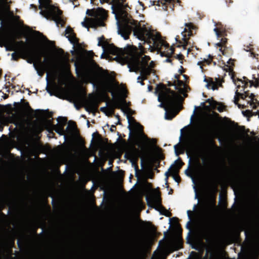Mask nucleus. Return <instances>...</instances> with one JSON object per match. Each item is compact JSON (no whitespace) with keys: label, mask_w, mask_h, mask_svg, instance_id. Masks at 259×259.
<instances>
[{"label":"nucleus","mask_w":259,"mask_h":259,"mask_svg":"<svg viewBox=\"0 0 259 259\" xmlns=\"http://www.w3.org/2000/svg\"><path fill=\"white\" fill-rule=\"evenodd\" d=\"M21 49H26L25 47H22L19 49V53L14 52L12 54V59L14 61H18L20 58L24 59V55H22L20 52Z\"/></svg>","instance_id":"bb28decb"},{"label":"nucleus","mask_w":259,"mask_h":259,"mask_svg":"<svg viewBox=\"0 0 259 259\" xmlns=\"http://www.w3.org/2000/svg\"><path fill=\"white\" fill-rule=\"evenodd\" d=\"M58 52H59V53H60L62 55L64 54V52L63 50L62 49H61V48L58 49Z\"/></svg>","instance_id":"864d4df0"},{"label":"nucleus","mask_w":259,"mask_h":259,"mask_svg":"<svg viewBox=\"0 0 259 259\" xmlns=\"http://www.w3.org/2000/svg\"><path fill=\"white\" fill-rule=\"evenodd\" d=\"M99 105V102L96 99L90 100L87 102L86 111L89 112H94L97 111Z\"/></svg>","instance_id":"aec40b11"},{"label":"nucleus","mask_w":259,"mask_h":259,"mask_svg":"<svg viewBox=\"0 0 259 259\" xmlns=\"http://www.w3.org/2000/svg\"><path fill=\"white\" fill-rule=\"evenodd\" d=\"M116 125H112L110 129V131L112 132H115V131L116 130Z\"/></svg>","instance_id":"09e8293b"},{"label":"nucleus","mask_w":259,"mask_h":259,"mask_svg":"<svg viewBox=\"0 0 259 259\" xmlns=\"http://www.w3.org/2000/svg\"><path fill=\"white\" fill-rule=\"evenodd\" d=\"M146 201L149 206L151 205H154V207L156 209H157L156 207H162L164 208V207L162 205V199L160 196V192L159 191L158 194L154 195L151 198L149 197H146Z\"/></svg>","instance_id":"f3484780"},{"label":"nucleus","mask_w":259,"mask_h":259,"mask_svg":"<svg viewBox=\"0 0 259 259\" xmlns=\"http://www.w3.org/2000/svg\"><path fill=\"white\" fill-rule=\"evenodd\" d=\"M57 120L58 121V124L64 127L67 123V118L65 117H59L58 118Z\"/></svg>","instance_id":"2f4dec72"},{"label":"nucleus","mask_w":259,"mask_h":259,"mask_svg":"<svg viewBox=\"0 0 259 259\" xmlns=\"http://www.w3.org/2000/svg\"><path fill=\"white\" fill-rule=\"evenodd\" d=\"M173 189H170L168 192V194L170 195V194H172V193H173Z\"/></svg>","instance_id":"69168bd1"},{"label":"nucleus","mask_w":259,"mask_h":259,"mask_svg":"<svg viewBox=\"0 0 259 259\" xmlns=\"http://www.w3.org/2000/svg\"><path fill=\"white\" fill-rule=\"evenodd\" d=\"M227 42V38H226L225 37H222L221 39V41L216 44L217 46L221 48L220 49V50L221 52H222V54L223 55H225V53H224V50H222V48L226 47V45Z\"/></svg>","instance_id":"c85d7f7f"},{"label":"nucleus","mask_w":259,"mask_h":259,"mask_svg":"<svg viewBox=\"0 0 259 259\" xmlns=\"http://www.w3.org/2000/svg\"><path fill=\"white\" fill-rule=\"evenodd\" d=\"M233 61H234V60H232V59H229V61H228V63H229V64H231L232 65H234V64H233Z\"/></svg>","instance_id":"e2e57ef3"},{"label":"nucleus","mask_w":259,"mask_h":259,"mask_svg":"<svg viewBox=\"0 0 259 259\" xmlns=\"http://www.w3.org/2000/svg\"><path fill=\"white\" fill-rule=\"evenodd\" d=\"M226 4L229 6L230 4L233 3L232 0H225Z\"/></svg>","instance_id":"603ef678"},{"label":"nucleus","mask_w":259,"mask_h":259,"mask_svg":"<svg viewBox=\"0 0 259 259\" xmlns=\"http://www.w3.org/2000/svg\"><path fill=\"white\" fill-rule=\"evenodd\" d=\"M175 58L178 59L179 60L181 61V63H183V60L184 59V56L180 54L179 55H177L176 56H173Z\"/></svg>","instance_id":"f704fd0d"},{"label":"nucleus","mask_w":259,"mask_h":259,"mask_svg":"<svg viewBox=\"0 0 259 259\" xmlns=\"http://www.w3.org/2000/svg\"><path fill=\"white\" fill-rule=\"evenodd\" d=\"M175 49L173 47H171V48L167 51L166 52H163L161 53V55L162 56H165L167 57L166 59L165 60V62L170 63L172 65V59H171V57L173 56L174 54Z\"/></svg>","instance_id":"393cba45"},{"label":"nucleus","mask_w":259,"mask_h":259,"mask_svg":"<svg viewBox=\"0 0 259 259\" xmlns=\"http://www.w3.org/2000/svg\"><path fill=\"white\" fill-rule=\"evenodd\" d=\"M185 174L187 176L191 177L193 179V181H194L193 175L192 174L191 171H190L188 169L185 170Z\"/></svg>","instance_id":"58836bf2"},{"label":"nucleus","mask_w":259,"mask_h":259,"mask_svg":"<svg viewBox=\"0 0 259 259\" xmlns=\"http://www.w3.org/2000/svg\"><path fill=\"white\" fill-rule=\"evenodd\" d=\"M214 31L215 32V33L218 37H221L222 36V32L218 29L217 28H215L214 29Z\"/></svg>","instance_id":"4c0bfd02"},{"label":"nucleus","mask_w":259,"mask_h":259,"mask_svg":"<svg viewBox=\"0 0 259 259\" xmlns=\"http://www.w3.org/2000/svg\"><path fill=\"white\" fill-rule=\"evenodd\" d=\"M216 126L212 124H209L206 130L195 139L194 142L191 147V151L193 152H204L207 147L209 140L212 135L216 133Z\"/></svg>","instance_id":"9d476101"},{"label":"nucleus","mask_w":259,"mask_h":259,"mask_svg":"<svg viewBox=\"0 0 259 259\" xmlns=\"http://www.w3.org/2000/svg\"><path fill=\"white\" fill-rule=\"evenodd\" d=\"M190 221H188L187 222V225H186V227L187 229H190Z\"/></svg>","instance_id":"5fc2aeb1"},{"label":"nucleus","mask_w":259,"mask_h":259,"mask_svg":"<svg viewBox=\"0 0 259 259\" xmlns=\"http://www.w3.org/2000/svg\"><path fill=\"white\" fill-rule=\"evenodd\" d=\"M98 40V46L102 47L104 51L123 59L127 64L128 67H133L134 59L138 60L140 67L148 66V62L150 60L149 56L144 55L141 59L140 56L134 54L132 51L128 49L119 48L113 44H109L105 40L104 36L99 37Z\"/></svg>","instance_id":"7ed1b4c3"},{"label":"nucleus","mask_w":259,"mask_h":259,"mask_svg":"<svg viewBox=\"0 0 259 259\" xmlns=\"http://www.w3.org/2000/svg\"><path fill=\"white\" fill-rule=\"evenodd\" d=\"M174 84L176 86V89H178L179 87H181L184 85L183 81L178 79V80H175Z\"/></svg>","instance_id":"473e14b6"},{"label":"nucleus","mask_w":259,"mask_h":259,"mask_svg":"<svg viewBox=\"0 0 259 259\" xmlns=\"http://www.w3.org/2000/svg\"><path fill=\"white\" fill-rule=\"evenodd\" d=\"M138 124L140 125V126L142 128L141 129V134H142V136L144 138H145L147 140H149V139L148 138V137H147L146 135H145L144 133H143V127L142 126V125H140L139 123H138Z\"/></svg>","instance_id":"79ce46f5"},{"label":"nucleus","mask_w":259,"mask_h":259,"mask_svg":"<svg viewBox=\"0 0 259 259\" xmlns=\"http://www.w3.org/2000/svg\"><path fill=\"white\" fill-rule=\"evenodd\" d=\"M6 50L8 51H15L18 49L25 47L26 44L22 40L16 41L14 36L10 38H5Z\"/></svg>","instance_id":"ddd939ff"},{"label":"nucleus","mask_w":259,"mask_h":259,"mask_svg":"<svg viewBox=\"0 0 259 259\" xmlns=\"http://www.w3.org/2000/svg\"><path fill=\"white\" fill-rule=\"evenodd\" d=\"M5 204L3 202L0 200V223L3 224H8L7 215L3 212L2 210L5 208Z\"/></svg>","instance_id":"b1692460"},{"label":"nucleus","mask_w":259,"mask_h":259,"mask_svg":"<svg viewBox=\"0 0 259 259\" xmlns=\"http://www.w3.org/2000/svg\"><path fill=\"white\" fill-rule=\"evenodd\" d=\"M178 146V145H176L174 146L175 153L177 156L179 155V154H180V153L178 151V150L177 148Z\"/></svg>","instance_id":"c03bdc74"},{"label":"nucleus","mask_w":259,"mask_h":259,"mask_svg":"<svg viewBox=\"0 0 259 259\" xmlns=\"http://www.w3.org/2000/svg\"><path fill=\"white\" fill-rule=\"evenodd\" d=\"M44 111L42 110H35V112H38V113H42V112H44Z\"/></svg>","instance_id":"0e129e2a"},{"label":"nucleus","mask_w":259,"mask_h":259,"mask_svg":"<svg viewBox=\"0 0 259 259\" xmlns=\"http://www.w3.org/2000/svg\"><path fill=\"white\" fill-rule=\"evenodd\" d=\"M26 107L28 108V110H30L31 111H33V110L31 108V107L29 106V104L28 102H26L25 103Z\"/></svg>","instance_id":"de8ad7c7"},{"label":"nucleus","mask_w":259,"mask_h":259,"mask_svg":"<svg viewBox=\"0 0 259 259\" xmlns=\"http://www.w3.org/2000/svg\"><path fill=\"white\" fill-rule=\"evenodd\" d=\"M54 130L60 135H63L65 132L64 127L58 124L54 125Z\"/></svg>","instance_id":"c756f323"},{"label":"nucleus","mask_w":259,"mask_h":259,"mask_svg":"<svg viewBox=\"0 0 259 259\" xmlns=\"http://www.w3.org/2000/svg\"><path fill=\"white\" fill-rule=\"evenodd\" d=\"M38 2L40 15L48 20L54 21L57 25L62 24V11L54 6L51 0H38Z\"/></svg>","instance_id":"423d86ee"},{"label":"nucleus","mask_w":259,"mask_h":259,"mask_svg":"<svg viewBox=\"0 0 259 259\" xmlns=\"http://www.w3.org/2000/svg\"><path fill=\"white\" fill-rule=\"evenodd\" d=\"M75 67V72L78 76H79L80 74L81 73V68L79 69V64L75 62L74 64Z\"/></svg>","instance_id":"72a5a7b5"},{"label":"nucleus","mask_w":259,"mask_h":259,"mask_svg":"<svg viewBox=\"0 0 259 259\" xmlns=\"http://www.w3.org/2000/svg\"><path fill=\"white\" fill-rule=\"evenodd\" d=\"M65 33L68 34L66 37L72 44L75 45L78 43V39L76 37V34L72 28L67 27L65 30Z\"/></svg>","instance_id":"4be33fe9"},{"label":"nucleus","mask_w":259,"mask_h":259,"mask_svg":"<svg viewBox=\"0 0 259 259\" xmlns=\"http://www.w3.org/2000/svg\"><path fill=\"white\" fill-rule=\"evenodd\" d=\"M234 81H235L234 80ZM240 82L241 83L242 85L240 84H237L235 82H234V83L237 85V88L238 89L241 88L242 89L240 90V92L243 91V92H239L238 90L236 91L234 100V103L236 105H237L239 108H245V106L238 103L239 99L241 98L243 100H245L247 101V104H249L252 109H256L257 106H259V101L257 100L255 98V96L253 93L249 94V91L245 90L248 86V84L244 85L243 83L241 81Z\"/></svg>","instance_id":"1a4fd4ad"},{"label":"nucleus","mask_w":259,"mask_h":259,"mask_svg":"<svg viewBox=\"0 0 259 259\" xmlns=\"http://www.w3.org/2000/svg\"><path fill=\"white\" fill-rule=\"evenodd\" d=\"M215 230V226L214 223L212 221H209L205 228V234L208 237H211L213 242L216 245L218 244V242L214 237Z\"/></svg>","instance_id":"6ab92c4d"},{"label":"nucleus","mask_w":259,"mask_h":259,"mask_svg":"<svg viewBox=\"0 0 259 259\" xmlns=\"http://www.w3.org/2000/svg\"><path fill=\"white\" fill-rule=\"evenodd\" d=\"M140 79L143 80V76H142L141 75L140 76H138L137 78L138 81H140Z\"/></svg>","instance_id":"052dcab7"},{"label":"nucleus","mask_w":259,"mask_h":259,"mask_svg":"<svg viewBox=\"0 0 259 259\" xmlns=\"http://www.w3.org/2000/svg\"><path fill=\"white\" fill-rule=\"evenodd\" d=\"M204 81L207 82L206 87L208 89L211 88L213 90H218L219 87H222L223 80L219 78H215V81L212 78L205 77Z\"/></svg>","instance_id":"a211bd4d"},{"label":"nucleus","mask_w":259,"mask_h":259,"mask_svg":"<svg viewBox=\"0 0 259 259\" xmlns=\"http://www.w3.org/2000/svg\"><path fill=\"white\" fill-rule=\"evenodd\" d=\"M180 97L176 92L169 88H166L165 91L161 90L159 94L158 100L161 102L160 106L164 108L166 111L165 118L171 120L175 116L173 113H168V110L174 111L179 104Z\"/></svg>","instance_id":"39448f33"},{"label":"nucleus","mask_w":259,"mask_h":259,"mask_svg":"<svg viewBox=\"0 0 259 259\" xmlns=\"http://www.w3.org/2000/svg\"><path fill=\"white\" fill-rule=\"evenodd\" d=\"M111 93V95L113 98L111 106L113 109L114 108L120 109L123 112H125V109L122 106H126V101L125 98L126 96H124L123 98H121L119 96L115 97V93L113 91H110Z\"/></svg>","instance_id":"2eb2a0df"},{"label":"nucleus","mask_w":259,"mask_h":259,"mask_svg":"<svg viewBox=\"0 0 259 259\" xmlns=\"http://www.w3.org/2000/svg\"><path fill=\"white\" fill-rule=\"evenodd\" d=\"M69 126H71L72 128L74 129L76 128V124L74 121H70L69 122Z\"/></svg>","instance_id":"a19ab883"},{"label":"nucleus","mask_w":259,"mask_h":259,"mask_svg":"<svg viewBox=\"0 0 259 259\" xmlns=\"http://www.w3.org/2000/svg\"><path fill=\"white\" fill-rule=\"evenodd\" d=\"M84 76L92 83L96 82L100 78H106L112 84L115 81L114 77L110 76L107 70H104L93 59L91 60L89 68L84 73Z\"/></svg>","instance_id":"6e6552de"},{"label":"nucleus","mask_w":259,"mask_h":259,"mask_svg":"<svg viewBox=\"0 0 259 259\" xmlns=\"http://www.w3.org/2000/svg\"><path fill=\"white\" fill-rule=\"evenodd\" d=\"M242 113L245 116L250 117L252 113V111L249 110H246L245 111H243Z\"/></svg>","instance_id":"c9c22d12"},{"label":"nucleus","mask_w":259,"mask_h":259,"mask_svg":"<svg viewBox=\"0 0 259 259\" xmlns=\"http://www.w3.org/2000/svg\"><path fill=\"white\" fill-rule=\"evenodd\" d=\"M185 28L183 32H182V34L183 36L182 38L183 42L180 41L179 42L182 44V45L186 47L188 45V41L189 40V36L193 35V30H194L196 28L195 26L191 22L190 23H186L185 24Z\"/></svg>","instance_id":"4468645a"},{"label":"nucleus","mask_w":259,"mask_h":259,"mask_svg":"<svg viewBox=\"0 0 259 259\" xmlns=\"http://www.w3.org/2000/svg\"><path fill=\"white\" fill-rule=\"evenodd\" d=\"M20 52L24 55V58H28L27 62L33 63V67L38 75L42 76L45 73L54 70L57 68V60L52 56L45 57L42 61V53L35 48L21 49Z\"/></svg>","instance_id":"f03ea898"},{"label":"nucleus","mask_w":259,"mask_h":259,"mask_svg":"<svg viewBox=\"0 0 259 259\" xmlns=\"http://www.w3.org/2000/svg\"><path fill=\"white\" fill-rule=\"evenodd\" d=\"M46 122H47V123L49 125H51L52 124V120H50V119H48V120H46Z\"/></svg>","instance_id":"13d9d810"},{"label":"nucleus","mask_w":259,"mask_h":259,"mask_svg":"<svg viewBox=\"0 0 259 259\" xmlns=\"http://www.w3.org/2000/svg\"><path fill=\"white\" fill-rule=\"evenodd\" d=\"M175 163L176 164L173 168V171L175 172H177L184 164V163L182 161L180 158H179V159L175 161Z\"/></svg>","instance_id":"cd10ccee"},{"label":"nucleus","mask_w":259,"mask_h":259,"mask_svg":"<svg viewBox=\"0 0 259 259\" xmlns=\"http://www.w3.org/2000/svg\"><path fill=\"white\" fill-rule=\"evenodd\" d=\"M100 111L107 115L106 107H101Z\"/></svg>","instance_id":"a18cd8bd"},{"label":"nucleus","mask_w":259,"mask_h":259,"mask_svg":"<svg viewBox=\"0 0 259 259\" xmlns=\"http://www.w3.org/2000/svg\"><path fill=\"white\" fill-rule=\"evenodd\" d=\"M136 37L139 40H143L147 42L151 46L163 47L165 49H167L168 51L171 48H169V44L163 40L160 34L157 31L152 29L151 28L146 26L145 25H141L139 22H137L136 24L129 29L127 34V39H128L132 32Z\"/></svg>","instance_id":"20e7f679"},{"label":"nucleus","mask_w":259,"mask_h":259,"mask_svg":"<svg viewBox=\"0 0 259 259\" xmlns=\"http://www.w3.org/2000/svg\"><path fill=\"white\" fill-rule=\"evenodd\" d=\"M133 61V67H128L130 71L135 72L136 73L140 72L141 75L143 76V80L147 79V77L149 76L152 72L151 68H148L147 66L140 67L139 62L137 59H134Z\"/></svg>","instance_id":"f8f14e48"},{"label":"nucleus","mask_w":259,"mask_h":259,"mask_svg":"<svg viewBox=\"0 0 259 259\" xmlns=\"http://www.w3.org/2000/svg\"><path fill=\"white\" fill-rule=\"evenodd\" d=\"M127 119H128V122H129V123H130V119H131V118H132V119L134 121H136L135 119L133 117H131V116L130 115H128H128H127Z\"/></svg>","instance_id":"3c124183"},{"label":"nucleus","mask_w":259,"mask_h":259,"mask_svg":"<svg viewBox=\"0 0 259 259\" xmlns=\"http://www.w3.org/2000/svg\"><path fill=\"white\" fill-rule=\"evenodd\" d=\"M144 80L142 79L141 80L138 81V82H139L142 85H144L145 84Z\"/></svg>","instance_id":"4d7b16f0"},{"label":"nucleus","mask_w":259,"mask_h":259,"mask_svg":"<svg viewBox=\"0 0 259 259\" xmlns=\"http://www.w3.org/2000/svg\"><path fill=\"white\" fill-rule=\"evenodd\" d=\"M179 72L181 74H182L183 73L185 72V70L182 66H181V68L179 70Z\"/></svg>","instance_id":"8fccbe9b"},{"label":"nucleus","mask_w":259,"mask_h":259,"mask_svg":"<svg viewBox=\"0 0 259 259\" xmlns=\"http://www.w3.org/2000/svg\"><path fill=\"white\" fill-rule=\"evenodd\" d=\"M180 75H179V74H175V77L176 79V80H178V79H180Z\"/></svg>","instance_id":"6e6d98bb"},{"label":"nucleus","mask_w":259,"mask_h":259,"mask_svg":"<svg viewBox=\"0 0 259 259\" xmlns=\"http://www.w3.org/2000/svg\"><path fill=\"white\" fill-rule=\"evenodd\" d=\"M187 214H188V217L189 219L190 220H191L192 218V211L190 210H188Z\"/></svg>","instance_id":"49530a36"},{"label":"nucleus","mask_w":259,"mask_h":259,"mask_svg":"<svg viewBox=\"0 0 259 259\" xmlns=\"http://www.w3.org/2000/svg\"><path fill=\"white\" fill-rule=\"evenodd\" d=\"M238 81H241L244 84V85L249 83V87H254L255 88L259 87V79L256 78L254 75L252 76V80H249L245 76L243 77V79H237Z\"/></svg>","instance_id":"412c9836"},{"label":"nucleus","mask_w":259,"mask_h":259,"mask_svg":"<svg viewBox=\"0 0 259 259\" xmlns=\"http://www.w3.org/2000/svg\"><path fill=\"white\" fill-rule=\"evenodd\" d=\"M96 0H91L94 3ZM101 4L105 3L111 5L112 13L114 14L117 25L118 32L124 39H127V33L138 22L128 13V8L131 9L125 3L126 0H99Z\"/></svg>","instance_id":"f257e3e1"},{"label":"nucleus","mask_w":259,"mask_h":259,"mask_svg":"<svg viewBox=\"0 0 259 259\" xmlns=\"http://www.w3.org/2000/svg\"><path fill=\"white\" fill-rule=\"evenodd\" d=\"M87 14L93 17V18H85V20L82 22L83 26L86 28L97 27L105 26L104 21L107 18V12L102 8L97 9L87 10Z\"/></svg>","instance_id":"0eeeda50"},{"label":"nucleus","mask_w":259,"mask_h":259,"mask_svg":"<svg viewBox=\"0 0 259 259\" xmlns=\"http://www.w3.org/2000/svg\"><path fill=\"white\" fill-rule=\"evenodd\" d=\"M172 176L176 182L179 183L181 181V177L178 175L173 174Z\"/></svg>","instance_id":"e433bc0d"},{"label":"nucleus","mask_w":259,"mask_h":259,"mask_svg":"<svg viewBox=\"0 0 259 259\" xmlns=\"http://www.w3.org/2000/svg\"><path fill=\"white\" fill-rule=\"evenodd\" d=\"M135 152H132L130 154V160L132 165L134 166L135 170L137 171L139 170L138 161L139 156V150L137 149H135Z\"/></svg>","instance_id":"5701e85b"},{"label":"nucleus","mask_w":259,"mask_h":259,"mask_svg":"<svg viewBox=\"0 0 259 259\" xmlns=\"http://www.w3.org/2000/svg\"><path fill=\"white\" fill-rule=\"evenodd\" d=\"M70 2L72 3L75 7L79 5L78 0H69Z\"/></svg>","instance_id":"ea45409f"},{"label":"nucleus","mask_w":259,"mask_h":259,"mask_svg":"<svg viewBox=\"0 0 259 259\" xmlns=\"http://www.w3.org/2000/svg\"><path fill=\"white\" fill-rule=\"evenodd\" d=\"M208 58L207 59H203L202 61H199L197 63V65L200 66V68L203 71V66L205 65V64L210 65L212 61V59L213 57L211 55H209L208 56Z\"/></svg>","instance_id":"a878e982"},{"label":"nucleus","mask_w":259,"mask_h":259,"mask_svg":"<svg viewBox=\"0 0 259 259\" xmlns=\"http://www.w3.org/2000/svg\"><path fill=\"white\" fill-rule=\"evenodd\" d=\"M204 176L211 190L217 192L218 191V182L214 175V169L212 167L208 166L207 167L204 172Z\"/></svg>","instance_id":"9b49d317"},{"label":"nucleus","mask_w":259,"mask_h":259,"mask_svg":"<svg viewBox=\"0 0 259 259\" xmlns=\"http://www.w3.org/2000/svg\"><path fill=\"white\" fill-rule=\"evenodd\" d=\"M174 0H158L153 1V5L158 7V10L167 11L169 8L173 10L174 8Z\"/></svg>","instance_id":"dca6fc26"},{"label":"nucleus","mask_w":259,"mask_h":259,"mask_svg":"<svg viewBox=\"0 0 259 259\" xmlns=\"http://www.w3.org/2000/svg\"><path fill=\"white\" fill-rule=\"evenodd\" d=\"M207 103H209L210 105H211V101L210 99H208L206 101Z\"/></svg>","instance_id":"338daca9"},{"label":"nucleus","mask_w":259,"mask_h":259,"mask_svg":"<svg viewBox=\"0 0 259 259\" xmlns=\"http://www.w3.org/2000/svg\"><path fill=\"white\" fill-rule=\"evenodd\" d=\"M254 139L256 140L258 143H259V137L258 138L257 137H255Z\"/></svg>","instance_id":"774afa93"},{"label":"nucleus","mask_w":259,"mask_h":259,"mask_svg":"<svg viewBox=\"0 0 259 259\" xmlns=\"http://www.w3.org/2000/svg\"><path fill=\"white\" fill-rule=\"evenodd\" d=\"M172 166H173L171 165L170 167V168L168 169V170L165 173V176H166V178L165 179V184L167 185V188L169 187V186H168V177L169 176H172L173 173H175V172H174L173 169L172 170L171 169Z\"/></svg>","instance_id":"7c9ffc66"},{"label":"nucleus","mask_w":259,"mask_h":259,"mask_svg":"<svg viewBox=\"0 0 259 259\" xmlns=\"http://www.w3.org/2000/svg\"><path fill=\"white\" fill-rule=\"evenodd\" d=\"M30 7H31V8H34V9H37V7H36V5H34V4H31V5H30Z\"/></svg>","instance_id":"bf43d9fd"},{"label":"nucleus","mask_w":259,"mask_h":259,"mask_svg":"<svg viewBox=\"0 0 259 259\" xmlns=\"http://www.w3.org/2000/svg\"><path fill=\"white\" fill-rule=\"evenodd\" d=\"M128 127L129 130H130V137H131L132 136V133H131L132 127H131V126L130 125H129Z\"/></svg>","instance_id":"680f3d73"},{"label":"nucleus","mask_w":259,"mask_h":259,"mask_svg":"<svg viewBox=\"0 0 259 259\" xmlns=\"http://www.w3.org/2000/svg\"><path fill=\"white\" fill-rule=\"evenodd\" d=\"M148 68H150L152 70V68L155 67V64L154 63L153 61H151L150 63V64L149 66H147Z\"/></svg>","instance_id":"37998d69"}]
</instances>
